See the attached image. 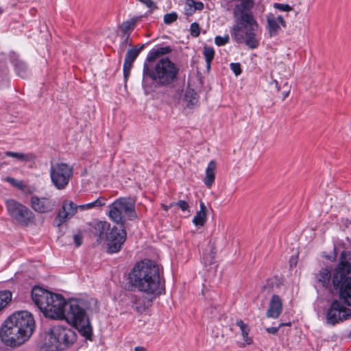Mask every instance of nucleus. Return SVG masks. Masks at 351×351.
I'll list each match as a JSON object with an SVG mask.
<instances>
[{
    "instance_id": "393cba45",
    "label": "nucleus",
    "mask_w": 351,
    "mask_h": 351,
    "mask_svg": "<svg viewBox=\"0 0 351 351\" xmlns=\"http://www.w3.org/2000/svg\"><path fill=\"white\" fill-rule=\"evenodd\" d=\"M206 207L203 202L200 203V210L196 213L193 222L196 226H203L206 221Z\"/></svg>"
},
{
    "instance_id": "bb28decb",
    "label": "nucleus",
    "mask_w": 351,
    "mask_h": 351,
    "mask_svg": "<svg viewBox=\"0 0 351 351\" xmlns=\"http://www.w3.org/2000/svg\"><path fill=\"white\" fill-rule=\"evenodd\" d=\"M5 155L8 157H12L23 162L34 161L36 158L34 154L32 153L23 154L19 152H6Z\"/></svg>"
},
{
    "instance_id": "4c0bfd02",
    "label": "nucleus",
    "mask_w": 351,
    "mask_h": 351,
    "mask_svg": "<svg viewBox=\"0 0 351 351\" xmlns=\"http://www.w3.org/2000/svg\"><path fill=\"white\" fill-rule=\"evenodd\" d=\"M229 36L228 35L224 36H217L215 38V44L218 46H223L229 42Z\"/></svg>"
},
{
    "instance_id": "20e7f679",
    "label": "nucleus",
    "mask_w": 351,
    "mask_h": 351,
    "mask_svg": "<svg viewBox=\"0 0 351 351\" xmlns=\"http://www.w3.org/2000/svg\"><path fill=\"white\" fill-rule=\"evenodd\" d=\"M34 326L35 322L30 313L25 311L15 313L1 326L0 338L7 346H19L29 338Z\"/></svg>"
},
{
    "instance_id": "79ce46f5",
    "label": "nucleus",
    "mask_w": 351,
    "mask_h": 351,
    "mask_svg": "<svg viewBox=\"0 0 351 351\" xmlns=\"http://www.w3.org/2000/svg\"><path fill=\"white\" fill-rule=\"evenodd\" d=\"M283 88H285V90L281 93V99L282 101L289 96L290 93V88L288 86L287 83L284 84Z\"/></svg>"
},
{
    "instance_id": "f8f14e48",
    "label": "nucleus",
    "mask_w": 351,
    "mask_h": 351,
    "mask_svg": "<svg viewBox=\"0 0 351 351\" xmlns=\"http://www.w3.org/2000/svg\"><path fill=\"white\" fill-rule=\"evenodd\" d=\"M348 317H351V309L343 306L337 300H333L326 312L327 323L335 325Z\"/></svg>"
},
{
    "instance_id": "9b49d317",
    "label": "nucleus",
    "mask_w": 351,
    "mask_h": 351,
    "mask_svg": "<svg viewBox=\"0 0 351 351\" xmlns=\"http://www.w3.org/2000/svg\"><path fill=\"white\" fill-rule=\"evenodd\" d=\"M126 238V232L123 228L112 227L106 234L105 243L106 245V251L109 254L118 252L123 244Z\"/></svg>"
},
{
    "instance_id": "7ed1b4c3",
    "label": "nucleus",
    "mask_w": 351,
    "mask_h": 351,
    "mask_svg": "<svg viewBox=\"0 0 351 351\" xmlns=\"http://www.w3.org/2000/svg\"><path fill=\"white\" fill-rule=\"evenodd\" d=\"M237 1L239 3L235 4L232 10L235 24L231 27V36L237 43H245L250 49H256L260 43L257 34L258 24L251 12L255 5V1Z\"/></svg>"
},
{
    "instance_id": "6ab92c4d",
    "label": "nucleus",
    "mask_w": 351,
    "mask_h": 351,
    "mask_svg": "<svg viewBox=\"0 0 351 351\" xmlns=\"http://www.w3.org/2000/svg\"><path fill=\"white\" fill-rule=\"evenodd\" d=\"M282 311V300L280 297L276 294L272 295L269 307L266 312V316L268 318L277 319Z\"/></svg>"
},
{
    "instance_id": "09e8293b",
    "label": "nucleus",
    "mask_w": 351,
    "mask_h": 351,
    "mask_svg": "<svg viewBox=\"0 0 351 351\" xmlns=\"http://www.w3.org/2000/svg\"><path fill=\"white\" fill-rule=\"evenodd\" d=\"M134 351H146V348L143 346H137L134 348Z\"/></svg>"
},
{
    "instance_id": "2eb2a0df",
    "label": "nucleus",
    "mask_w": 351,
    "mask_h": 351,
    "mask_svg": "<svg viewBox=\"0 0 351 351\" xmlns=\"http://www.w3.org/2000/svg\"><path fill=\"white\" fill-rule=\"evenodd\" d=\"M78 206L71 200H64L61 208L56 217L55 222L58 226H60L68 220L71 219L77 213Z\"/></svg>"
},
{
    "instance_id": "412c9836",
    "label": "nucleus",
    "mask_w": 351,
    "mask_h": 351,
    "mask_svg": "<svg viewBox=\"0 0 351 351\" xmlns=\"http://www.w3.org/2000/svg\"><path fill=\"white\" fill-rule=\"evenodd\" d=\"M112 228L106 221H98L93 227V233L97 237V241H104L106 234H108Z\"/></svg>"
},
{
    "instance_id": "b1692460",
    "label": "nucleus",
    "mask_w": 351,
    "mask_h": 351,
    "mask_svg": "<svg viewBox=\"0 0 351 351\" xmlns=\"http://www.w3.org/2000/svg\"><path fill=\"white\" fill-rule=\"evenodd\" d=\"M204 8V3L201 1H196L194 0H186L184 10L187 15H192L195 11H201Z\"/></svg>"
},
{
    "instance_id": "603ef678",
    "label": "nucleus",
    "mask_w": 351,
    "mask_h": 351,
    "mask_svg": "<svg viewBox=\"0 0 351 351\" xmlns=\"http://www.w3.org/2000/svg\"><path fill=\"white\" fill-rule=\"evenodd\" d=\"M162 206L164 207V209H165V210H167V206H163V205H162Z\"/></svg>"
},
{
    "instance_id": "a18cd8bd",
    "label": "nucleus",
    "mask_w": 351,
    "mask_h": 351,
    "mask_svg": "<svg viewBox=\"0 0 351 351\" xmlns=\"http://www.w3.org/2000/svg\"><path fill=\"white\" fill-rule=\"evenodd\" d=\"M73 240L77 247H79L82 243V237L80 234H75Z\"/></svg>"
},
{
    "instance_id": "473e14b6",
    "label": "nucleus",
    "mask_w": 351,
    "mask_h": 351,
    "mask_svg": "<svg viewBox=\"0 0 351 351\" xmlns=\"http://www.w3.org/2000/svg\"><path fill=\"white\" fill-rule=\"evenodd\" d=\"M215 253L212 251L204 253L202 257V262L205 267L207 266H215Z\"/></svg>"
},
{
    "instance_id": "aec40b11",
    "label": "nucleus",
    "mask_w": 351,
    "mask_h": 351,
    "mask_svg": "<svg viewBox=\"0 0 351 351\" xmlns=\"http://www.w3.org/2000/svg\"><path fill=\"white\" fill-rule=\"evenodd\" d=\"M155 297L165 293V282L162 265L155 263Z\"/></svg>"
},
{
    "instance_id": "4468645a",
    "label": "nucleus",
    "mask_w": 351,
    "mask_h": 351,
    "mask_svg": "<svg viewBox=\"0 0 351 351\" xmlns=\"http://www.w3.org/2000/svg\"><path fill=\"white\" fill-rule=\"evenodd\" d=\"M30 206L35 212L43 214L53 211L56 203L49 197L33 195L30 198Z\"/></svg>"
},
{
    "instance_id": "0eeeda50",
    "label": "nucleus",
    "mask_w": 351,
    "mask_h": 351,
    "mask_svg": "<svg viewBox=\"0 0 351 351\" xmlns=\"http://www.w3.org/2000/svg\"><path fill=\"white\" fill-rule=\"evenodd\" d=\"M134 201L131 198H119L110 206L109 217L117 223H123L125 214L129 217H135Z\"/></svg>"
},
{
    "instance_id": "a19ab883",
    "label": "nucleus",
    "mask_w": 351,
    "mask_h": 351,
    "mask_svg": "<svg viewBox=\"0 0 351 351\" xmlns=\"http://www.w3.org/2000/svg\"><path fill=\"white\" fill-rule=\"evenodd\" d=\"M176 205L182 211H186L189 208V204L185 200H180L176 204Z\"/></svg>"
},
{
    "instance_id": "39448f33",
    "label": "nucleus",
    "mask_w": 351,
    "mask_h": 351,
    "mask_svg": "<svg viewBox=\"0 0 351 351\" xmlns=\"http://www.w3.org/2000/svg\"><path fill=\"white\" fill-rule=\"evenodd\" d=\"M128 283L131 291L152 293L154 262L147 258L137 262L128 274Z\"/></svg>"
},
{
    "instance_id": "de8ad7c7",
    "label": "nucleus",
    "mask_w": 351,
    "mask_h": 351,
    "mask_svg": "<svg viewBox=\"0 0 351 351\" xmlns=\"http://www.w3.org/2000/svg\"><path fill=\"white\" fill-rule=\"evenodd\" d=\"M140 2L143 3L147 8H150L152 6L153 2L152 0H138Z\"/></svg>"
},
{
    "instance_id": "c756f323",
    "label": "nucleus",
    "mask_w": 351,
    "mask_h": 351,
    "mask_svg": "<svg viewBox=\"0 0 351 351\" xmlns=\"http://www.w3.org/2000/svg\"><path fill=\"white\" fill-rule=\"evenodd\" d=\"M105 199L104 198H97L94 202L82 204L78 206L81 210H89L93 209L94 208L100 207L101 206L105 205Z\"/></svg>"
},
{
    "instance_id": "2f4dec72",
    "label": "nucleus",
    "mask_w": 351,
    "mask_h": 351,
    "mask_svg": "<svg viewBox=\"0 0 351 351\" xmlns=\"http://www.w3.org/2000/svg\"><path fill=\"white\" fill-rule=\"evenodd\" d=\"M12 300V293L9 291H0V311Z\"/></svg>"
},
{
    "instance_id": "58836bf2",
    "label": "nucleus",
    "mask_w": 351,
    "mask_h": 351,
    "mask_svg": "<svg viewBox=\"0 0 351 351\" xmlns=\"http://www.w3.org/2000/svg\"><path fill=\"white\" fill-rule=\"evenodd\" d=\"M274 8L283 12H289L293 10L292 7H291L289 5L282 3H275Z\"/></svg>"
},
{
    "instance_id": "49530a36",
    "label": "nucleus",
    "mask_w": 351,
    "mask_h": 351,
    "mask_svg": "<svg viewBox=\"0 0 351 351\" xmlns=\"http://www.w3.org/2000/svg\"><path fill=\"white\" fill-rule=\"evenodd\" d=\"M278 330H279V327L278 326H277V327H269V328H266V331L268 333L273 334V335H276L278 332Z\"/></svg>"
},
{
    "instance_id": "1a4fd4ad",
    "label": "nucleus",
    "mask_w": 351,
    "mask_h": 351,
    "mask_svg": "<svg viewBox=\"0 0 351 351\" xmlns=\"http://www.w3.org/2000/svg\"><path fill=\"white\" fill-rule=\"evenodd\" d=\"M73 169L64 162H57L51 165L50 177L52 183L58 189H64L73 176Z\"/></svg>"
},
{
    "instance_id": "3c124183",
    "label": "nucleus",
    "mask_w": 351,
    "mask_h": 351,
    "mask_svg": "<svg viewBox=\"0 0 351 351\" xmlns=\"http://www.w3.org/2000/svg\"><path fill=\"white\" fill-rule=\"evenodd\" d=\"M273 83L275 84L276 89L279 92L280 91V87H279V85H278V82L276 80H274Z\"/></svg>"
},
{
    "instance_id": "cd10ccee",
    "label": "nucleus",
    "mask_w": 351,
    "mask_h": 351,
    "mask_svg": "<svg viewBox=\"0 0 351 351\" xmlns=\"http://www.w3.org/2000/svg\"><path fill=\"white\" fill-rule=\"evenodd\" d=\"M136 23V19H132L130 20L123 22L121 24V25L119 26V28L123 34H130V33L134 29Z\"/></svg>"
},
{
    "instance_id": "8fccbe9b",
    "label": "nucleus",
    "mask_w": 351,
    "mask_h": 351,
    "mask_svg": "<svg viewBox=\"0 0 351 351\" xmlns=\"http://www.w3.org/2000/svg\"><path fill=\"white\" fill-rule=\"evenodd\" d=\"M284 326H291V322H287V323H280L278 325L279 328Z\"/></svg>"
},
{
    "instance_id": "ea45409f",
    "label": "nucleus",
    "mask_w": 351,
    "mask_h": 351,
    "mask_svg": "<svg viewBox=\"0 0 351 351\" xmlns=\"http://www.w3.org/2000/svg\"><path fill=\"white\" fill-rule=\"evenodd\" d=\"M230 66L236 76H238L241 73L242 71L241 69V64L239 63H231Z\"/></svg>"
},
{
    "instance_id": "f257e3e1",
    "label": "nucleus",
    "mask_w": 351,
    "mask_h": 351,
    "mask_svg": "<svg viewBox=\"0 0 351 351\" xmlns=\"http://www.w3.org/2000/svg\"><path fill=\"white\" fill-rule=\"evenodd\" d=\"M42 312L52 319H65L86 337L92 334V328L86 313L87 304L82 300L71 299L66 302L60 294H54Z\"/></svg>"
},
{
    "instance_id": "5fc2aeb1",
    "label": "nucleus",
    "mask_w": 351,
    "mask_h": 351,
    "mask_svg": "<svg viewBox=\"0 0 351 351\" xmlns=\"http://www.w3.org/2000/svg\"><path fill=\"white\" fill-rule=\"evenodd\" d=\"M1 167V166L0 165V168Z\"/></svg>"
},
{
    "instance_id": "e433bc0d",
    "label": "nucleus",
    "mask_w": 351,
    "mask_h": 351,
    "mask_svg": "<svg viewBox=\"0 0 351 351\" xmlns=\"http://www.w3.org/2000/svg\"><path fill=\"white\" fill-rule=\"evenodd\" d=\"M191 35L193 37H197L200 34L199 25L197 23H193L190 26Z\"/></svg>"
},
{
    "instance_id": "c9c22d12",
    "label": "nucleus",
    "mask_w": 351,
    "mask_h": 351,
    "mask_svg": "<svg viewBox=\"0 0 351 351\" xmlns=\"http://www.w3.org/2000/svg\"><path fill=\"white\" fill-rule=\"evenodd\" d=\"M5 180L12 185L17 187L18 189L24 190V184L21 181L16 180L11 177H7L5 178Z\"/></svg>"
},
{
    "instance_id": "7c9ffc66",
    "label": "nucleus",
    "mask_w": 351,
    "mask_h": 351,
    "mask_svg": "<svg viewBox=\"0 0 351 351\" xmlns=\"http://www.w3.org/2000/svg\"><path fill=\"white\" fill-rule=\"evenodd\" d=\"M15 70L17 75L20 77L23 78L27 77L28 69L25 62L22 61L17 62L15 64Z\"/></svg>"
},
{
    "instance_id": "c85d7f7f",
    "label": "nucleus",
    "mask_w": 351,
    "mask_h": 351,
    "mask_svg": "<svg viewBox=\"0 0 351 351\" xmlns=\"http://www.w3.org/2000/svg\"><path fill=\"white\" fill-rule=\"evenodd\" d=\"M203 54L206 59V66L209 69L210 64L215 56V50L213 47L209 46H204L203 49Z\"/></svg>"
},
{
    "instance_id": "423d86ee",
    "label": "nucleus",
    "mask_w": 351,
    "mask_h": 351,
    "mask_svg": "<svg viewBox=\"0 0 351 351\" xmlns=\"http://www.w3.org/2000/svg\"><path fill=\"white\" fill-rule=\"evenodd\" d=\"M77 335L71 328L55 325L49 328L41 346L42 351H63L71 347Z\"/></svg>"
},
{
    "instance_id": "72a5a7b5",
    "label": "nucleus",
    "mask_w": 351,
    "mask_h": 351,
    "mask_svg": "<svg viewBox=\"0 0 351 351\" xmlns=\"http://www.w3.org/2000/svg\"><path fill=\"white\" fill-rule=\"evenodd\" d=\"M172 51L171 46L156 45L155 48V58L158 56H164L170 53Z\"/></svg>"
},
{
    "instance_id": "6e6552de",
    "label": "nucleus",
    "mask_w": 351,
    "mask_h": 351,
    "mask_svg": "<svg viewBox=\"0 0 351 351\" xmlns=\"http://www.w3.org/2000/svg\"><path fill=\"white\" fill-rule=\"evenodd\" d=\"M178 69L169 58L160 59L155 66V81L161 85H167L174 81Z\"/></svg>"
},
{
    "instance_id": "a878e982",
    "label": "nucleus",
    "mask_w": 351,
    "mask_h": 351,
    "mask_svg": "<svg viewBox=\"0 0 351 351\" xmlns=\"http://www.w3.org/2000/svg\"><path fill=\"white\" fill-rule=\"evenodd\" d=\"M184 100L186 103V106L189 108L197 106L199 101L198 94L193 89L186 90L184 95Z\"/></svg>"
},
{
    "instance_id": "9d476101",
    "label": "nucleus",
    "mask_w": 351,
    "mask_h": 351,
    "mask_svg": "<svg viewBox=\"0 0 351 351\" xmlns=\"http://www.w3.org/2000/svg\"><path fill=\"white\" fill-rule=\"evenodd\" d=\"M5 204L8 214L19 223L27 225L33 221L34 215L25 206L14 199L7 200Z\"/></svg>"
},
{
    "instance_id": "4be33fe9",
    "label": "nucleus",
    "mask_w": 351,
    "mask_h": 351,
    "mask_svg": "<svg viewBox=\"0 0 351 351\" xmlns=\"http://www.w3.org/2000/svg\"><path fill=\"white\" fill-rule=\"evenodd\" d=\"M236 324L239 327L243 339V342L240 345V347L243 348L245 346L252 345L253 343V339L252 337L249 335L250 331V326L244 323L242 319H237Z\"/></svg>"
},
{
    "instance_id": "ddd939ff",
    "label": "nucleus",
    "mask_w": 351,
    "mask_h": 351,
    "mask_svg": "<svg viewBox=\"0 0 351 351\" xmlns=\"http://www.w3.org/2000/svg\"><path fill=\"white\" fill-rule=\"evenodd\" d=\"M154 49L151 50L143 64L142 86L146 95L154 91Z\"/></svg>"
},
{
    "instance_id": "864d4df0",
    "label": "nucleus",
    "mask_w": 351,
    "mask_h": 351,
    "mask_svg": "<svg viewBox=\"0 0 351 351\" xmlns=\"http://www.w3.org/2000/svg\"><path fill=\"white\" fill-rule=\"evenodd\" d=\"M2 12H3V11H2V9L0 8V14H1V13H2Z\"/></svg>"
},
{
    "instance_id": "37998d69",
    "label": "nucleus",
    "mask_w": 351,
    "mask_h": 351,
    "mask_svg": "<svg viewBox=\"0 0 351 351\" xmlns=\"http://www.w3.org/2000/svg\"><path fill=\"white\" fill-rule=\"evenodd\" d=\"M121 42H123V43H125L127 44L129 47H131L132 46V41L130 40V34H123L122 36H121Z\"/></svg>"
},
{
    "instance_id": "5701e85b",
    "label": "nucleus",
    "mask_w": 351,
    "mask_h": 351,
    "mask_svg": "<svg viewBox=\"0 0 351 351\" xmlns=\"http://www.w3.org/2000/svg\"><path fill=\"white\" fill-rule=\"evenodd\" d=\"M217 164L214 160L209 162L206 169V176L204 179L205 185L210 188L215 182Z\"/></svg>"
},
{
    "instance_id": "f704fd0d",
    "label": "nucleus",
    "mask_w": 351,
    "mask_h": 351,
    "mask_svg": "<svg viewBox=\"0 0 351 351\" xmlns=\"http://www.w3.org/2000/svg\"><path fill=\"white\" fill-rule=\"evenodd\" d=\"M178 19V14L173 12L171 13L166 14L164 16V22L166 24H171L176 21Z\"/></svg>"
},
{
    "instance_id": "f03ea898",
    "label": "nucleus",
    "mask_w": 351,
    "mask_h": 351,
    "mask_svg": "<svg viewBox=\"0 0 351 351\" xmlns=\"http://www.w3.org/2000/svg\"><path fill=\"white\" fill-rule=\"evenodd\" d=\"M351 252L343 251L339 262L332 271L330 267H322L314 274L317 286L324 289L332 282L333 289L339 292V298L348 306H351Z\"/></svg>"
},
{
    "instance_id": "dca6fc26",
    "label": "nucleus",
    "mask_w": 351,
    "mask_h": 351,
    "mask_svg": "<svg viewBox=\"0 0 351 351\" xmlns=\"http://www.w3.org/2000/svg\"><path fill=\"white\" fill-rule=\"evenodd\" d=\"M147 44H141L134 47L130 48L125 56L123 72L125 79H127L131 71V69L133 66V62L135 61L141 51L145 49Z\"/></svg>"
},
{
    "instance_id": "f3484780",
    "label": "nucleus",
    "mask_w": 351,
    "mask_h": 351,
    "mask_svg": "<svg viewBox=\"0 0 351 351\" xmlns=\"http://www.w3.org/2000/svg\"><path fill=\"white\" fill-rule=\"evenodd\" d=\"M266 28L270 37L276 36L281 30V26L285 27L287 24L282 16H275L272 13H269L266 16Z\"/></svg>"
},
{
    "instance_id": "a211bd4d",
    "label": "nucleus",
    "mask_w": 351,
    "mask_h": 351,
    "mask_svg": "<svg viewBox=\"0 0 351 351\" xmlns=\"http://www.w3.org/2000/svg\"><path fill=\"white\" fill-rule=\"evenodd\" d=\"M53 295L54 293L40 287H34L32 290V299L41 311Z\"/></svg>"
},
{
    "instance_id": "c03bdc74",
    "label": "nucleus",
    "mask_w": 351,
    "mask_h": 351,
    "mask_svg": "<svg viewBox=\"0 0 351 351\" xmlns=\"http://www.w3.org/2000/svg\"><path fill=\"white\" fill-rule=\"evenodd\" d=\"M128 47H129V46L127 44L123 43V42H121L120 45H119V50H118V53L119 54V58L120 59L121 58L122 53L124 52V51L125 50V49Z\"/></svg>"
}]
</instances>
